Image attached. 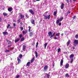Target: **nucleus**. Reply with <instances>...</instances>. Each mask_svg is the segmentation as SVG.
I'll list each match as a JSON object with an SVG mask.
<instances>
[{"instance_id": "obj_1", "label": "nucleus", "mask_w": 78, "mask_h": 78, "mask_svg": "<svg viewBox=\"0 0 78 78\" xmlns=\"http://www.w3.org/2000/svg\"><path fill=\"white\" fill-rule=\"evenodd\" d=\"M78 44V40H75L74 41V46L76 47Z\"/></svg>"}, {"instance_id": "obj_2", "label": "nucleus", "mask_w": 78, "mask_h": 78, "mask_svg": "<svg viewBox=\"0 0 78 78\" xmlns=\"http://www.w3.org/2000/svg\"><path fill=\"white\" fill-rule=\"evenodd\" d=\"M30 21L32 24H33V25H34L35 24V22L34 20L32 19L30 20Z\"/></svg>"}, {"instance_id": "obj_3", "label": "nucleus", "mask_w": 78, "mask_h": 78, "mask_svg": "<svg viewBox=\"0 0 78 78\" xmlns=\"http://www.w3.org/2000/svg\"><path fill=\"white\" fill-rule=\"evenodd\" d=\"M29 11L32 14V15H34V12L33 10H32V9L29 10Z\"/></svg>"}, {"instance_id": "obj_4", "label": "nucleus", "mask_w": 78, "mask_h": 78, "mask_svg": "<svg viewBox=\"0 0 78 78\" xmlns=\"http://www.w3.org/2000/svg\"><path fill=\"white\" fill-rule=\"evenodd\" d=\"M69 67V63H67L66 65L65 68L66 69H68Z\"/></svg>"}, {"instance_id": "obj_5", "label": "nucleus", "mask_w": 78, "mask_h": 78, "mask_svg": "<svg viewBox=\"0 0 78 78\" xmlns=\"http://www.w3.org/2000/svg\"><path fill=\"white\" fill-rule=\"evenodd\" d=\"M25 49H26V46L23 45V51H25Z\"/></svg>"}, {"instance_id": "obj_6", "label": "nucleus", "mask_w": 78, "mask_h": 78, "mask_svg": "<svg viewBox=\"0 0 78 78\" xmlns=\"http://www.w3.org/2000/svg\"><path fill=\"white\" fill-rule=\"evenodd\" d=\"M63 59H62L60 62V66L61 67H62V64H63Z\"/></svg>"}, {"instance_id": "obj_7", "label": "nucleus", "mask_w": 78, "mask_h": 78, "mask_svg": "<svg viewBox=\"0 0 78 78\" xmlns=\"http://www.w3.org/2000/svg\"><path fill=\"white\" fill-rule=\"evenodd\" d=\"M48 69V66L46 65L44 67V70H47Z\"/></svg>"}, {"instance_id": "obj_8", "label": "nucleus", "mask_w": 78, "mask_h": 78, "mask_svg": "<svg viewBox=\"0 0 78 78\" xmlns=\"http://www.w3.org/2000/svg\"><path fill=\"white\" fill-rule=\"evenodd\" d=\"M53 34V33H51V32H49L48 33V35L49 37H50V36Z\"/></svg>"}, {"instance_id": "obj_9", "label": "nucleus", "mask_w": 78, "mask_h": 78, "mask_svg": "<svg viewBox=\"0 0 78 78\" xmlns=\"http://www.w3.org/2000/svg\"><path fill=\"white\" fill-rule=\"evenodd\" d=\"M64 6V5L63 3H62L61 5V9H63Z\"/></svg>"}, {"instance_id": "obj_10", "label": "nucleus", "mask_w": 78, "mask_h": 78, "mask_svg": "<svg viewBox=\"0 0 78 78\" xmlns=\"http://www.w3.org/2000/svg\"><path fill=\"white\" fill-rule=\"evenodd\" d=\"M7 28L8 29V28H11V25H10V24H8L7 26Z\"/></svg>"}, {"instance_id": "obj_11", "label": "nucleus", "mask_w": 78, "mask_h": 78, "mask_svg": "<svg viewBox=\"0 0 78 78\" xmlns=\"http://www.w3.org/2000/svg\"><path fill=\"white\" fill-rule=\"evenodd\" d=\"M43 16H44V20H47V16L43 15Z\"/></svg>"}, {"instance_id": "obj_12", "label": "nucleus", "mask_w": 78, "mask_h": 78, "mask_svg": "<svg viewBox=\"0 0 78 78\" xmlns=\"http://www.w3.org/2000/svg\"><path fill=\"white\" fill-rule=\"evenodd\" d=\"M35 56L36 58H37V57L38 56V54L37 53V52L36 51H35Z\"/></svg>"}, {"instance_id": "obj_13", "label": "nucleus", "mask_w": 78, "mask_h": 78, "mask_svg": "<svg viewBox=\"0 0 78 78\" xmlns=\"http://www.w3.org/2000/svg\"><path fill=\"white\" fill-rule=\"evenodd\" d=\"M2 33L4 35H7V34H8V32H2Z\"/></svg>"}, {"instance_id": "obj_14", "label": "nucleus", "mask_w": 78, "mask_h": 78, "mask_svg": "<svg viewBox=\"0 0 78 78\" xmlns=\"http://www.w3.org/2000/svg\"><path fill=\"white\" fill-rule=\"evenodd\" d=\"M19 40H20V39L18 38L16 40H15V43H16V42H19Z\"/></svg>"}, {"instance_id": "obj_15", "label": "nucleus", "mask_w": 78, "mask_h": 78, "mask_svg": "<svg viewBox=\"0 0 78 78\" xmlns=\"http://www.w3.org/2000/svg\"><path fill=\"white\" fill-rule=\"evenodd\" d=\"M8 11L9 12L12 11V7L9 8H8Z\"/></svg>"}, {"instance_id": "obj_16", "label": "nucleus", "mask_w": 78, "mask_h": 78, "mask_svg": "<svg viewBox=\"0 0 78 78\" xmlns=\"http://www.w3.org/2000/svg\"><path fill=\"white\" fill-rule=\"evenodd\" d=\"M17 60L18 61V64H19L20 62H21V60L19 58H17Z\"/></svg>"}, {"instance_id": "obj_17", "label": "nucleus", "mask_w": 78, "mask_h": 78, "mask_svg": "<svg viewBox=\"0 0 78 78\" xmlns=\"http://www.w3.org/2000/svg\"><path fill=\"white\" fill-rule=\"evenodd\" d=\"M3 15L4 16H8V14L6 12H4L3 13Z\"/></svg>"}, {"instance_id": "obj_18", "label": "nucleus", "mask_w": 78, "mask_h": 78, "mask_svg": "<svg viewBox=\"0 0 78 78\" xmlns=\"http://www.w3.org/2000/svg\"><path fill=\"white\" fill-rule=\"evenodd\" d=\"M30 62H29L27 63V66H30Z\"/></svg>"}, {"instance_id": "obj_19", "label": "nucleus", "mask_w": 78, "mask_h": 78, "mask_svg": "<svg viewBox=\"0 0 78 78\" xmlns=\"http://www.w3.org/2000/svg\"><path fill=\"white\" fill-rule=\"evenodd\" d=\"M70 41L69 40V41L67 42V46H69V44H70Z\"/></svg>"}, {"instance_id": "obj_20", "label": "nucleus", "mask_w": 78, "mask_h": 78, "mask_svg": "<svg viewBox=\"0 0 78 78\" xmlns=\"http://www.w3.org/2000/svg\"><path fill=\"white\" fill-rule=\"evenodd\" d=\"M51 16L50 15H49L48 16H47V19H48V20H49V19H50Z\"/></svg>"}, {"instance_id": "obj_21", "label": "nucleus", "mask_w": 78, "mask_h": 78, "mask_svg": "<svg viewBox=\"0 0 78 78\" xmlns=\"http://www.w3.org/2000/svg\"><path fill=\"white\" fill-rule=\"evenodd\" d=\"M21 19L23 20V18H24V16L22 15H21Z\"/></svg>"}, {"instance_id": "obj_22", "label": "nucleus", "mask_w": 78, "mask_h": 78, "mask_svg": "<svg viewBox=\"0 0 78 78\" xmlns=\"http://www.w3.org/2000/svg\"><path fill=\"white\" fill-rule=\"evenodd\" d=\"M34 61V58H33L30 61V62L31 63H32V62H33V61Z\"/></svg>"}, {"instance_id": "obj_23", "label": "nucleus", "mask_w": 78, "mask_h": 78, "mask_svg": "<svg viewBox=\"0 0 78 78\" xmlns=\"http://www.w3.org/2000/svg\"><path fill=\"white\" fill-rule=\"evenodd\" d=\"M33 35V33L32 32H30V37H31Z\"/></svg>"}, {"instance_id": "obj_24", "label": "nucleus", "mask_w": 78, "mask_h": 78, "mask_svg": "<svg viewBox=\"0 0 78 78\" xmlns=\"http://www.w3.org/2000/svg\"><path fill=\"white\" fill-rule=\"evenodd\" d=\"M64 18L63 17H62L60 18V19H59L58 20L60 21H62V20Z\"/></svg>"}, {"instance_id": "obj_25", "label": "nucleus", "mask_w": 78, "mask_h": 78, "mask_svg": "<svg viewBox=\"0 0 78 78\" xmlns=\"http://www.w3.org/2000/svg\"><path fill=\"white\" fill-rule=\"evenodd\" d=\"M47 43H46L44 44V48H46V47H47Z\"/></svg>"}, {"instance_id": "obj_26", "label": "nucleus", "mask_w": 78, "mask_h": 78, "mask_svg": "<svg viewBox=\"0 0 78 78\" xmlns=\"http://www.w3.org/2000/svg\"><path fill=\"white\" fill-rule=\"evenodd\" d=\"M70 58H73V56H74V55L73 54H71L70 56Z\"/></svg>"}, {"instance_id": "obj_27", "label": "nucleus", "mask_w": 78, "mask_h": 78, "mask_svg": "<svg viewBox=\"0 0 78 78\" xmlns=\"http://www.w3.org/2000/svg\"><path fill=\"white\" fill-rule=\"evenodd\" d=\"M59 34H60V33H58L57 34H56V35L57 36H58V37H59Z\"/></svg>"}, {"instance_id": "obj_28", "label": "nucleus", "mask_w": 78, "mask_h": 78, "mask_svg": "<svg viewBox=\"0 0 78 78\" xmlns=\"http://www.w3.org/2000/svg\"><path fill=\"white\" fill-rule=\"evenodd\" d=\"M60 21L59 20V19L58 20H57V21L56 22V23H57V24H58V23H59Z\"/></svg>"}, {"instance_id": "obj_29", "label": "nucleus", "mask_w": 78, "mask_h": 78, "mask_svg": "<svg viewBox=\"0 0 78 78\" xmlns=\"http://www.w3.org/2000/svg\"><path fill=\"white\" fill-rule=\"evenodd\" d=\"M53 14L55 16H56V11L54 12Z\"/></svg>"}, {"instance_id": "obj_30", "label": "nucleus", "mask_w": 78, "mask_h": 78, "mask_svg": "<svg viewBox=\"0 0 78 78\" xmlns=\"http://www.w3.org/2000/svg\"><path fill=\"white\" fill-rule=\"evenodd\" d=\"M5 53H7V52H9V50H5Z\"/></svg>"}, {"instance_id": "obj_31", "label": "nucleus", "mask_w": 78, "mask_h": 78, "mask_svg": "<svg viewBox=\"0 0 78 78\" xmlns=\"http://www.w3.org/2000/svg\"><path fill=\"white\" fill-rule=\"evenodd\" d=\"M46 76L48 78H49V77H50V75H49V74H47V75H46Z\"/></svg>"}, {"instance_id": "obj_32", "label": "nucleus", "mask_w": 78, "mask_h": 78, "mask_svg": "<svg viewBox=\"0 0 78 78\" xmlns=\"http://www.w3.org/2000/svg\"><path fill=\"white\" fill-rule=\"evenodd\" d=\"M69 0H67L66 1L68 3H69ZM70 2H72V0H69Z\"/></svg>"}, {"instance_id": "obj_33", "label": "nucleus", "mask_w": 78, "mask_h": 78, "mask_svg": "<svg viewBox=\"0 0 78 78\" xmlns=\"http://www.w3.org/2000/svg\"><path fill=\"white\" fill-rule=\"evenodd\" d=\"M65 75L67 77H69V75L68 74H66Z\"/></svg>"}, {"instance_id": "obj_34", "label": "nucleus", "mask_w": 78, "mask_h": 78, "mask_svg": "<svg viewBox=\"0 0 78 78\" xmlns=\"http://www.w3.org/2000/svg\"><path fill=\"white\" fill-rule=\"evenodd\" d=\"M20 58H22V55L20 54L19 56Z\"/></svg>"}, {"instance_id": "obj_35", "label": "nucleus", "mask_w": 78, "mask_h": 78, "mask_svg": "<svg viewBox=\"0 0 78 78\" xmlns=\"http://www.w3.org/2000/svg\"><path fill=\"white\" fill-rule=\"evenodd\" d=\"M75 37L76 38V39H77L78 38V34H76L75 36Z\"/></svg>"}, {"instance_id": "obj_36", "label": "nucleus", "mask_w": 78, "mask_h": 78, "mask_svg": "<svg viewBox=\"0 0 78 78\" xmlns=\"http://www.w3.org/2000/svg\"><path fill=\"white\" fill-rule=\"evenodd\" d=\"M38 44H39V43H38V42H37L36 43V48H37V45H38Z\"/></svg>"}, {"instance_id": "obj_37", "label": "nucleus", "mask_w": 78, "mask_h": 78, "mask_svg": "<svg viewBox=\"0 0 78 78\" xmlns=\"http://www.w3.org/2000/svg\"><path fill=\"white\" fill-rule=\"evenodd\" d=\"M20 77V76H19V75H17L16 77V78H19Z\"/></svg>"}, {"instance_id": "obj_38", "label": "nucleus", "mask_w": 78, "mask_h": 78, "mask_svg": "<svg viewBox=\"0 0 78 78\" xmlns=\"http://www.w3.org/2000/svg\"><path fill=\"white\" fill-rule=\"evenodd\" d=\"M73 61V59L72 58L71 60V63H72Z\"/></svg>"}, {"instance_id": "obj_39", "label": "nucleus", "mask_w": 78, "mask_h": 78, "mask_svg": "<svg viewBox=\"0 0 78 78\" xmlns=\"http://www.w3.org/2000/svg\"><path fill=\"white\" fill-rule=\"evenodd\" d=\"M60 50H61V48H59V49H58V53H59V51H60Z\"/></svg>"}, {"instance_id": "obj_40", "label": "nucleus", "mask_w": 78, "mask_h": 78, "mask_svg": "<svg viewBox=\"0 0 78 78\" xmlns=\"http://www.w3.org/2000/svg\"><path fill=\"white\" fill-rule=\"evenodd\" d=\"M24 41V38H23L21 40V41Z\"/></svg>"}, {"instance_id": "obj_41", "label": "nucleus", "mask_w": 78, "mask_h": 78, "mask_svg": "<svg viewBox=\"0 0 78 78\" xmlns=\"http://www.w3.org/2000/svg\"><path fill=\"white\" fill-rule=\"evenodd\" d=\"M76 18V16H74L73 17V19H75Z\"/></svg>"}, {"instance_id": "obj_42", "label": "nucleus", "mask_w": 78, "mask_h": 78, "mask_svg": "<svg viewBox=\"0 0 78 78\" xmlns=\"http://www.w3.org/2000/svg\"><path fill=\"white\" fill-rule=\"evenodd\" d=\"M29 27V32H30V30H31V27Z\"/></svg>"}, {"instance_id": "obj_43", "label": "nucleus", "mask_w": 78, "mask_h": 78, "mask_svg": "<svg viewBox=\"0 0 78 78\" xmlns=\"http://www.w3.org/2000/svg\"><path fill=\"white\" fill-rule=\"evenodd\" d=\"M25 31H23V35H25Z\"/></svg>"}, {"instance_id": "obj_44", "label": "nucleus", "mask_w": 78, "mask_h": 78, "mask_svg": "<svg viewBox=\"0 0 78 78\" xmlns=\"http://www.w3.org/2000/svg\"><path fill=\"white\" fill-rule=\"evenodd\" d=\"M8 44H11V41H9L8 42Z\"/></svg>"}, {"instance_id": "obj_45", "label": "nucleus", "mask_w": 78, "mask_h": 78, "mask_svg": "<svg viewBox=\"0 0 78 78\" xmlns=\"http://www.w3.org/2000/svg\"><path fill=\"white\" fill-rule=\"evenodd\" d=\"M22 37V34L20 35H19V37H20V38H21V37Z\"/></svg>"}, {"instance_id": "obj_46", "label": "nucleus", "mask_w": 78, "mask_h": 78, "mask_svg": "<svg viewBox=\"0 0 78 78\" xmlns=\"http://www.w3.org/2000/svg\"><path fill=\"white\" fill-rule=\"evenodd\" d=\"M20 28H21V30H23V27H20Z\"/></svg>"}, {"instance_id": "obj_47", "label": "nucleus", "mask_w": 78, "mask_h": 78, "mask_svg": "<svg viewBox=\"0 0 78 78\" xmlns=\"http://www.w3.org/2000/svg\"><path fill=\"white\" fill-rule=\"evenodd\" d=\"M50 38H51V37H53V35H51V36H50Z\"/></svg>"}, {"instance_id": "obj_48", "label": "nucleus", "mask_w": 78, "mask_h": 78, "mask_svg": "<svg viewBox=\"0 0 78 78\" xmlns=\"http://www.w3.org/2000/svg\"><path fill=\"white\" fill-rule=\"evenodd\" d=\"M26 17H27V18H28V15L27 14H26Z\"/></svg>"}, {"instance_id": "obj_49", "label": "nucleus", "mask_w": 78, "mask_h": 78, "mask_svg": "<svg viewBox=\"0 0 78 78\" xmlns=\"http://www.w3.org/2000/svg\"><path fill=\"white\" fill-rule=\"evenodd\" d=\"M53 67H54L55 66V63H54L53 64H52Z\"/></svg>"}, {"instance_id": "obj_50", "label": "nucleus", "mask_w": 78, "mask_h": 78, "mask_svg": "<svg viewBox=\"0 0 78 78\" xmlns=\"http://www.w3.org/2000/svg\"><path fill=\"white\" fill-rule=\"evenodd\" d=\"M55 35V33L54 32L52 34V36H54V35Z\"/></svg>"}, {"instance_id": "obj_51", "label": "nucleus", "mask_w": 78, "mask_h": 78, "mask_svg": "<svg viewBox=\"0 0 78 78\" xmlns=\"http://www.w3.org/2000/svg\"><path fill=\"white\" fill-rule=\"evenodd\" d=\"M58 25L59 26H61V23H59L58 24Z\"/></svg>"}, {"instance_id": "obj_52", "label": "nucleus", "mask_w": 78, "mask_h": 78, "mask_svg": "<svg viewBox=\"0 0 78 78\" xmlns=\"http://www.w3.org/2000/svg\"><path fill=\"white\" fill-rule=\"evenodd\" d=\"M73 50H74V49H75V47H73Z\"/></svg>"}, {"instance_id": "obj_53", "label": "nucleus", "mask_w": 78, "mask_h": 78, "mask_svg": "<svg viewBox=\"0 0 78 78\" xmlns=\"http://www.w3.org/2000/svg\"><path fill=\"white\" fill-rule=\"evenodd\" d=\"M13 27H16V23H13Z\"/></svg>"}, {"instance_id": "obj_54", "label": "nucleus", "mask_w": 78, "mask_h": 78, "mask_svg": "<svg viewBox=\"0 0 78 78\" xmlns=\"http://www.w3.org/2000/svg\"><path fill=\"white\" fill-rule=\"evenodd\" d=\"M13 49H14V48H11V50H13Z\"/></svg>"}, {"instance_id": "obj_55", "label": "nucleus", "mask_w": 78, "mask_h": 78, "mask_svg": "<svg viewBox=\"0 0 78 78\" xmlns=\"http://www.w3.org/2000/svg\"><path fill=\"white\" fill-rule=\"evenodd\" d=\"M54 39H57V38L56 37H54Z\"/></svg>"}, {"instance_id": "obj_56", "label": "nucleus", "mask_w": 78, "mask_h": 78, "mask_svg": "<svg viewBox=\"0 0 78 78\" xmlns=\"http://www.w3.org/2000/svg\"><path fill=\"white\" fill-rule=\"evenodd\" d=\"M76 0H73V2H76Z\"/></svg>"}, {"instance_id": "obj_57", "label": "nucleus", "mask_w": 78, "mask_h": 78, "mask_svg": "<svg viewBox=\"0 0 78 78\" xmlns=\"http://www.w3.org/2000/svg\"><path fill=\"white\" fill-rule=\"evenodd\" d=\"M61 35L62 36L64 35V34H62Z\"/></svg>"}, {"instance_id": "obj_58", "label": "nucleus", "mask_w": 78, "mask_h": 78, "mask_svg": "<svg viewBox=\"0 0 78 78\" xmlns=\"http://www.w3.org/2000/svg\"><path fill=\"white\" fill-rule=\"evenodd\" d=\"M18 22H19V23L20 22V20H18Z\"/></svg>"}, {"instance_id": "obj_59", "label": "nucleus", "mask_w": 78, "mask_h": 78, "mask_svg": "<svg viewBox=\"0 0 78 78\" xmlns=\"http://www.w3.org/2000/svg\"><path fill=\"white\" fill-rule=\"evenodd\" d=\"M27 33V31L26 30L25 31V33H26V34Z\"/></svg>"}, {"instance_id": "obj_60", "label": "nucleus", "mask_w": 78, "mask_h": 78, "mask_svg": "<svg viewBox=\"0 0 78 78\" xmlns=\"http://www.w3.org/2000/svg\"><path fill=\"white\" fill-rule=\"evenodd\" d=\"M40 0H36V1L37 2V1H40Z\"/></svg>"}, {"instance_id": "obj_61", "label": "nucleus", "mask_w": 78, "mask_h": 78, "mask_svg": "<svg viewBox=\"0 0 78 78\" xmlns=\"http://www.w3.org/2000/svg\"><path fill=\"white\" fill-rule=\"evenodd\" d=\"M11 45H9V46H8V47H11Z\"/></svg>"}, {"instance_id": "obj_62", "label": "nucleus", "mask_w": 78, "mask_h": 78, "mask_svg": "<svg viewBox=\"0 0 78 78\" xmlns=\"http://www.w3.org/2000/svg\"><path fill=\"white\" fill-rule=\"evenodd\" d=\"M1 22V18L0 17V22Z\"/></svg>"}, {"instance_id": "obj_63", "label": "nucleus", "mask_w": 78, "mask_h": 78, "mask_svg": "<svg viewBox=\"0 0 78 78\" xmlns=\"http://www.w3.org/2000/svg\"><path fill=\"white\" fill-rule=\"evenodd\" d=\"M68 13H69V14H70V12H68Z\"/></svg>"}, {"instance_id": "obj_64", "label": "nucleus", "mask_w": 78, "mask_h": 78, "mask_svg": "<svg viewBox=\"0 0 78 78\" xmlns=\"http://www.w3.org/2000/svg\"><path fill=\"white\" fill-rule=\"evenodd\" d=\"M21 25H23V23H21Z\"/></svg>"}]
</instances>
